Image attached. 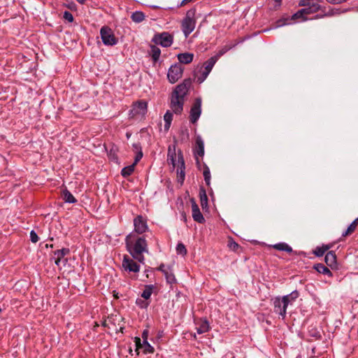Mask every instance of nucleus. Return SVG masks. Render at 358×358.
<instances>
[{"label": "nucleus", "instance_id": "f257e3e1", "mask_svg": "<svg viewBox=\"0 0 358 358\" xmlns=\"http://www.w3.org/2000/svg\"><path fill=\"white\" fill-rule=\"evenodd\" d=\"M192 84V80L189 78L185 79L178 85L171 95L170 108L173 113L180 115L183 110L185 97L187 95Z\"/></svg>", "mask_w": 358, "mask_h": 358}, {"label": "nucleus", "instance_id": "f03ea898", "mask_svg": "<svg viewBox=\"0 0 358 358\" xmlns=\"http://www.w3.org/2000/svg\"><path fill=\"white\" fill-rule=\"evenodd\" d=\"M134 235L132 234H129L125 238V243L129 251L130 254L132 255L134 258H138V255H141L142 259L143 257L142 256V253L143 252H148V244L144 236L138 237L136 240L135 243H133L132 238Z\"/></svg>", "mask_w": 358, "mask_h": 358}, {"label": "nucleus", "instance_id": "7ed1b4c3", "mask_svg": "<svg viewBox=\"0 0 358 358\" xmlns=\"http://www.w3.org/2000/svg\"><path fill=\"white\" fill-rule=\"evenodd\" d=\"M196 8H192L187 11L185 17L181 22L182 31L187 38L194 29L196 26Z\"/></svg>", "mask_w": 358, "mask_h": 358}, {"label": "nucleus", "instance_id": "20e7f679", "mask_svg": "<svg viewBox=\"0 0 358 358\" xmlns=\"http://www.w3.org/2000/svg\"><path fill=\"white\" fill-rule=\"evenodd\" d=\"M152 42L164 48H169L173 44V36L166 31L155 34L152 39Z\"/></svg>", "mask_w": 358, "mask_h": 358}, {"label": "nucleus", "instance_id": "39448f33", "mask_svg": "<svg viewBox=\"0 0 358 358\" xmlns=\"http://www.w3.org/2000/svg\"><path fill=\"white\" fill-rule=\"evenodd\" d=\"M184 71V67L179 63L172 64L167 73V79L171 84L176 83L180 78H182Z\"/></svg>", "mask_w": 358, "mask_h": 358}, {"label": "nucleus", "instance_id": "423d86ee", "mask_svg": "<svg viewBox=\"0 0 358 358\" xmlns=\"http://www.w3.org/2000/svg\"><path fill=\"white\" fill-rule=\"evenodd\" d=\"M100 35L102 42L106 45H115L117 43V38L115 37L113 31L108 26H103L101 28Z\"/></svg>", "mask_w": 358, "mask_h": 358}, {"label": "nucleus", "instance_id": "0eeeda50", "mask_svg": "<svg viewBox=\"0 0 358 358\" xmlns=\"http://www.w3.org/2000/svg\"><path fill=\"white\" fill-rule=\"evenodd\" d=\"M167 157V161L170 164H171L173 167H176V165L178 166V168H180L181 166H185L183 154L180 150H179L178 152L176 160V153L175 148H173V150H171V147L169 146Z\"/></svg>", "mask_w": 358, "mask_h": 358}, {"label": "nucleus", "instance_id": "6e6552de", "mask_svg": "<svg viewBox=\"0 0 358 358\" xmlns=\"http://www.w3.org/2000/svg\"><path fill=\"white\" fill-rule=\"evenodd\" d=\"M201 97L194 99V103L190 108L189 121L192 124H195L199 119L201 114Z\"/></svg>", "mask_w": 358, "mask_h": 358}, {"label": "nucleus", "instance_id": "1a4fd4ad", "mask_svg": "<svg viewBox=\"0 0 358 358\" xmlns=\"http://www.w3.org/2000/svg\"><path fill=\"white\" fill-rule=\"evenodd\" d=\"M194 155L196 160V164L198 167L200 166V162L199 157H203L204 155V143L200 136L196 137L195 146L193 149Z\"/></svg>", "mask_w": 358, "mask_h": 358}, {"label": "nucleus", "instance_id": "9d476101", "mask_svg": "<svg viewBox=\"0 0 358 358\" xmlns=\"http://www.w3.org/2000/svg\"><path fill=\"white\" fill-rule=\"evenodd\" d=\"M134 231L138 234H142L148 229L147 220L142 215H137L134 219Z\"/></svg>", "mask_w": 358, "mask_h": 358}, {"label": "nucleus", "instance_id": "9b49d317", "mask_svg": "<svg viewBox=\"0 0 358 358\" xmlns=\"http://www.w3.org/2000/svg\"><path fill=\"white\" fill-rule=\"evenodd\" d=\"M274 312L282 317L284 320L287 314V306L282 302V298L276 296L273 299Z\"/></svg>", "mask_w": 358, "mask_h": 358}, {"label": "nucleus", "instance_id": "f8f14e48", "mask_svg": "<svg viewBox=\"0 0 358 358\" xmlns=\"http://www.w3.org/2000/svg\"><path fill=\"white\" fill-rule=\"evenodd\" d=\"M190 202L192 204V213L193 220L200 224H203L206 222V220L202 215L199 206L196 203V201L194 198L190 199Z\"/></svg>", "mask_w": 358, "mask_h": 358}, {"label": "nucleus", "instance_id": "ddd939ff", "mask_svg": "<svg viewBox=\"0 0 358 358\" xmlns=\"http://www.w3.org/2000/svg\"><path fill=\"white\" fill-rule=\"evenodd\" d=\"M122 267L129 272L137 273L139 271L140 266L127 255H124L122 261Z\"/></svg>", "mask_w": 358, "mask_h": 358}, {"label": "nucleus", "instance_id": "4468645a", "mask_svg": "<svg viewBox=\"0 0 358 358\" xmlns=\"http://www.w3.org/2000/svg\"><path fill=\"white\" fill-rule=\"evenodd\" d=\"M324 262L331 269H338L337 257L334 251L331 250L327 252Z\"/></svg>", "mask_w": 358, "mask_h": 358}, {"label": "nucleus", "instance_id": "2eb2a0df", "mask_svg": "<svg viewBox=\"0 0 358 358\" xmlns=\"http://www.w3.org/2000/svg\"><path fill=\"white\" fill-rule=\"evenodd\" d=\"M179 64H190L194 59V54L190 52L179 53L177 55Z\"/></svg>", "mask_w": 358, "mask_h": 358}, {"label": "nucleus", "instance_id": "dca6fc26", "mask_svg": "<svg viewBox=\"0 0 358 358\" xmlns=\"http://www.w3.org/2000/svg\"><path fill=\"white\" fill-rule=\"evenodd\" d=\"M199 198L202 209L207 210L208 208V199L206 194V191L205 188L202 186H201L199 188Z\"/></svg>", "mask_w": 358, "mask_h": 358}, {"label": "nucleus", "instance_id": "f3484780", "mask_svg": "<svg viewBox=\"0 0 358 358\" xmlns=\"http://www.w3.org/2000/svg\"><path fill=\"white\" fill-rule=\"evenodd\" d=\"M299 296V293L297 290H294L290 294L283 296L282 302L287 307L289 304H292L296 299Z\"/></svg>", "mask_w": 358, "mask_h": 358}, {"label": "nucleus", "instance_id": "a211bd4d", "mask_svg": "<svg viewBox=\"0 0 358 358\" xmlns=\"http://www.w3.org/2000/svg\"><path fill=\"white\" fill-rule=\"evenodd\" d=\"M332 244H323L321 246H317L313 251V253L317 257H322L328 250L331 248Z\"/></svg>", "mask_w": 358, "mask_h": 358}, {"label": "nucleus", "instance_id": "6ab92c4d", "mask_svg": "<svg viewBox=\"0 0 358 358\" xmlns=\"http://www.w3.org/2000/svg\"><path fill=\"white\" fill-rule=\"evenodd\" d=\"M69 253L70 250L69 248H62L61 250L55 251L54 255L55 256V264L59 266L61 260L64 257V256L69 255Z\"/></svg>", "mask_w": 358, "mask_h": 358}, {"label": "nucleus", "instance_id": "aec40b11", "mask_svg": "<svg viewBox=\"0 0 358 358\" xmlns=\"http://www.w3.org/2000/svg\"><path fill=\"white\" fill-rule=\"evenodd\" d=\"M313 268L315 269L318 273L326 275L330 278L333 277L332 272L329 270V268L324 266L322 263L315 264L313 266Z\"/></svg>", "mask_w": 358, "mask_h": 358}, {"label": "nucleus", "instance_id": "412c9836", "mask_svg": "<svg viewBox=\"0 0 358 358\" xmlns=\"http://www.w3.org/2000/svg\"><path fill=\"white\" fill-rule=\"evenodd\" d=\"M62 199L69 203H75L77 202V199L73 196V195L66 188L62 190L61 194Z\"/></svg>", "mask_w": 358, "mask_h": 358}, {"label": "nucleus", "instance_id": "4be33fe9", "mask_svg": "<svg viewBox=\"0 0 358 358\" xmlns=\"http://www.w3.org/2000/svg\"><path fill=\"white\" fill-rule=\"evenodd\" d=\"M150 54L152 57L153 62L155 63H156L159 59V57L161 55V50L157 46H156L155 45H150Z\"/></svg>", "mask_w": 358, "mask_h": 358}, {"label": "nucleus", "instance_id": "5701e85b", "mask_svg": "<svg viewBox=\"0 0 358 358\" xmlns=\"http://www.w3.org/2000/svg\"><path fill=\"white\" fill-rule=\"evenodd\" d=\"M164 120L165 122L164 131H168L173 120V113L170 110H167L164 115Z\"/></svg>", "mask_w": 358, "mask_h": 358}, {"label": "nucleus", "instance_id": "b1692460", "mask_svg": "<svg viewBox=\"0 0 358 358\" xmlns=\"http://www.w3.org/2000/svg\"><path fill=\"white\" fill-rule=\"evenodd\" d=\"M273 248L280 251H285L288 253H292V248L286 243L282 242L275 244Z\"/></svg>", "mask_w": 358, "mask_h": 358}, {"label": "nucleus", "instance_id": "393cba45", "mask_svg": "<svg viewBox=\"0 0 358 358\" xmlns=\"http://www.w3.org/2000/svg\"><path fill=\"white\" fill-rule=\"evenodd\" d=\"M145 18V14L142 11L136 10L131 15V19L135 23H140Z\"/></svg>", "mask_w": 358, "mask_h": 358}, {"label": "nucleus", "instance_id": "a878e982", "mask_svg": "<svg viewBox=\"0 0 358 358\" xmlns=\"http://www.w3.org/2000/svg\"><path fill=\"white\" fill-rule=\"evenodd\" d=\"M358 225V217L356 218L353 222L348 226V229L342 234L343 236L345 237L351 235L356 229Z\"/></svg>", "mask_w": 358, "mask_h": 358}, {"label": "nucleus", "instance_id": "bb28decb", "mask_svg": "<svg viewBox=\"0 0 358 358\" xmlns=\"http://www.w3.org/2000/svg\"><path fill=\"white\" fill-rule=\"evenodd\" d=\"M217 61V57H211L203 64L204 70H206L209 73L211 71L214 65Z\"/></svg>", "mask_w": 358, "mask_h": 358}, {"label": "nucleus", "instance_id": "cd10ccee", "mask_svg": "<svg viewBox=\"0 0 358 358\" xmlns=\"http://www.w3.org/2000/svg\"><path fill=\"white\" fill-rule=\"evenodd\" d=\"M154 289L153 285H147L145 286V289L141 293V297L145 300L150 299Z\"/></svg>", "mask_w": 358, "mask_h": 358}, {"label": "nucleus", "instance_id": "c85d7f7f", "mask_svg": "<svg viewBox=\"0 0 358 358\" xmlns=\"http://www.w3.org/2000/svg\"><path fill=\"white\" fill-rule=\"evenodd\" d=\"M168 268L170 270V271L167 270L166 272H164V275L165 276L167 283L172 285L176 282V279L175 278V275L171 271V266H169Z\"/></svg>", "mask_w": 358, "mask_h": 358}, {"label": "nucleus", "instance_id": "c756f323", "mask_svg": "<svg viewBox=\"0 0 358 358\" xmlns=\"http://www.w3.org/2000/svg\"><path fill=\"white\" fill-rule=\"evenodd\" d=\"M135 166H136V165L132 164L129 166L124 167L121 171V175L124 178H127V177L131 176L133 173V172L134 171Z\"/></svg>", "mask_w": 358, "mask_h": 358}, {"label": "nucleus", "instance_id": "7c9ffc66", "mask_svg": "<svg viewBox=\"0 0 358 358\" xmlns=\"http://www.w3.org/2000/svg\"><path fill=\"white\" fill-rule=\"evenodd\" d=\"M291 20L289 16L282 17L278 20L275 21L274 24L273 25V29L281 27L285 24H287V22Z\"/></svg>", "mask_w": 358, "mask_h": 358}, {"label": "nucleus", "instance_id": "2f4dec72", "mask_svg": "<svg viewBox=\"0 0 358 358\" xmlns=\"http://www.w3.org/2000/svg\"><path fill=\"white\" fill-rule=\"evenodd\" d=\"M203 175L204 180H205L206 185L209 186L210 184V178H211L210 177V169L206 164H203Z\"/></svg>", "mask_w": 358, "mask_h": 358}, {"label": "nucleus", "instance_id": "473e14b6", "mask_svg": "<svg viewBox=\"0 0 358 358\" xmlns=\"http://www.w3.org/2000/svg\"><path fill=\"white\" fill-rule=\"evenodd\" d=\"M209 330V324L208 322L205 320L202 321L200 325L196 328L197 333L199 334H201L207 332Z\"/></svg>", "mask_w": 358, "mask_h": 358}, {"label": "nucleus", "instance_id": "72a5a7b5", "mask_svg": "<svg viewBox=\"0 0 358 358\" xmlns=\"http://www.w3.org/2000/svg\"><path fill=\"white\" fill-rule=\"evenodd\" d=\"M289 17L291 20H295L298 19H301L302 21L308 20V17L304 15V12L302 9L299 10Z\"/></svg>", "mask_w": 358, "mask_h": 358}, {"label": "nucleus", "instance_id": "f704fd0d", "mask_svg": "<svg viewBox=\"0 0 358 358\" xmlns=\"http://www.w3.org/2000/svg\"><path fill=\"white\" fill-rule=\"evenodd\" d=\"M144 354H152L155 352V348L148 342V341H143L142 343Z\"/></svg>", "mask_w": 358, "mask_h": 358}, {"label": "nucleus", "instance_id": "c9c22d12", "mask_svg": "<svg viewBox=\"0 0 358 358\" xmlns=\"http://www.w3.org/2000/svg\"><path fill=\"white\" fill-rule=\"evenodd\" d=\"M308 6L310 7L313 13H315L320 10L324 11L325 10V7L322 6L317 2L315 3L314 1H310V3Z\"/></svg>", "mask_w": 358, "mask_h": 358}, {"label": "nucleus", "instance_id": "e433bc0d", "mask_svg": "<svg viewBox=\"0 0 358 358\" xmlns=\"http://www.w3.org/2000/svg\"><path fill=\"white\" fill-rule=\"evenodd\" d=\"M185 166H181L180 168H178L177 169V174L178 178V182H180L181 184L183 183L185 177Z\"/></svg>", "mask_w": 358, "mask_h": 358}, {"label": "nucleus", "instance_id": "4c0bfd02", "mask_svg": "<svg viewBox=\"0 0 358 358\" xmlns=\"http://www.w3.org/2000/svg\"><path fill=\"white\" fill-rule=\"evenodd\" d=\"M227 245L234 252H237L241 248V246L232 238H230L228 241Z\"/></svg>", "mask_w": 358, "mask_h": 358}, {"label": "nucleus", "instance_id": "58836bf2", "mask_svg": "<svg viewBox=\"0 0 358 358\" xmlns=\"http://www.w3.org/2000/svg\"><path fill=\"white\" fill-rule=\"evenodd\" d=\"M176 252H177V254L181 255L182 256L186 255L187 249L185 248V245L182 243H178V245L176 246Z\"/></svg>", "mask_w": 358, "mask_h": 358}, {"label": "nucleus", "instance_id": "ea45409f", "mask_svg": "<svg viewBox=\"0 0 358 358\" xmlns=\"http://www.w3.org/2000/svg\"><path fill=\"white\" fill-rule=\"evenodd\" d=\"M344 11H342L343 13ZM341 13V11L339 8H331L329 10L328 12L324 13V15H326V17H331L334 15H339Z\"/></svg>", "mask_w": 358, "mask_h": 358}, {"label": "nucleus", "instance_id": "a19ab883", "mask_svg": "<svg viewBox=\"0 0 358 358\" xmlns=\"http://www.w3.org/2000/svg\"><path fill=\"white\" fill-rule=\"evenodd\" d=\"M136 304L141 308H147L149 306V302H148L145 299H137L136 301Z\"/></svg>", "mask_w": 358, "mask_h": 358}, {"label": "nucleus", "instance_id": "79ce46f5", "mask_svg": "<svg viewBox=\"0 0 358 358\" xmlns=\"http://www.w3.org/2000/svg\"><path fill=\"white\" fill-rule=\"evenodd\" d=\"M209 73H210L206 70H202L201 75L197 78V83L199 84L203 83L206 79Z\"/></svg>", "mask_w": 358, "mask_h": 358}, {"label": "nucleus", "instance_id": "37998d69", "mask_svg": "<svg viewBox=\"0 0 358 358\" xmlns=\"http://www.w3.org/2000/svg\"><path fill=\"white\" fill-rule=\"evenodd\" d=\"M63 17L69 22H72L74 20L73 15L69 11H64Z\"/></svg>", "mask_w": 358, "mask_h": 358}, {"label": "nucleus", "instance_id": "c03bdc74", "mask_svg": "<svg viewBox=\"0 0 358 358\" xmlns=\"http://www.w3.org/2000/svg\"><path fill=\"white\" fill-rule=\"evenodd\" d=\"M236 45H234L233 47H234ZM232 48V46H229V47H224V48H222V50H220L216 55H215L214 57H217V59L222 56L223 55L224 53H226L229 50H230L231 48Z\"/></svg>", "mask_w": 358, "mask_h": 358}, {"label": "nucleus", "instance_id": "a18cd8bd", "mask_svg": "<svg viewBox=\"0 0 358 358\" xmlns=\"http://www.w3.org/2000/svg\"><path fill=\"white\" fill-rule=\"evenodd\" d=\"M30 239L32 243H36L38 241L39 238L34 230H31L30 232Z\"/></svg>", "mask_w": 358, "mask_h": 358}, {"label": "nucleus", "instance_id": "49530a36", "mask_svg": "<svg viewBox=\"0 0 358 358\" xmlns=\"http://www.w3.org/2000/svg\"><path fill=\"white\" fill-rule=\"evenodd\" d=\"M134 342H135L136 346V355H139L138 349L141 348L143 347L141 338L138 337H135Z\"/></svg>", "mask_w": 358, "mask_h": 358}, {"label": "nucleus", "instance_id": "de8ad7c7", "mask_svg": "<svg viewBox=\"0 0 358 358\" xmlns=\"http://www.w3.org/2000/svg\"><path fill=\"white\" fill-rule=\"evenodd\" d=\"M138 108L143 112L147 110L148 104L145 101H140L137 102Z\"/></svg>", "mask_w": 358, "mask_h": 358}, {"label": "nucleus", "instance_id": "09e8293b", "mask_svg": "<svg viewBox=\"0 0 358 358\" xmlns=\"http://www.w3.org/2000/svg\"><path fill=\"white\" fill-rule=\"evenodd\" d=\"M143 155L142 151L137 152L133 164L136 165L138 162L142 159Z\"/></svg>", "mask_w": 358, "mask_h": 358}, {"label": "nucleus", "instance_id": "8fccbe9b", "mask_svg": "<svg viewBox=\"0 0 358 358\" xmlns=\"http://www.w3.org/2000/svg\"><path fill=\"white\" fill-rule=\"evenodd\" d=\"M311 0H300L299 2V6L306 7L310 3Z\"/></svg>", "mask_w": 358, "mask_h": 358}, {"label": "nucleus", "instance_id": "3c124183", "mask_svg": "<svg viewBox=\"0 0 358 358\" xmlns=\"http://www.w3.org/2000/svg\"><path fill=\"white\" fill-rule=\"evenodd\" d=\"M326 1L331 4H340L343 2H345L347 0H326Z\"/></svg>", "mask_w": 358, "mask_h": 358}, {"label": "nucleus", "instance_id": "603ef678", "mask_svg": "<svg viewBox=\"0 0 358 358\" xmlns=\"http://www.w3.org/2000/svg\"><path fill=\"white\" fill-rule=\"evenodd\" d=\"M302 10H303V12H304V15L306 16V15H310V14H313V13L312 12V10L310 8V6H306V8H301Z\"/></svg>", "mask_w": 358, "mask_h": 358}, {"label": "nucleus", "instance_id": "864d4df0", "mask_svg": "<svg viewBox=\"0 0 358 358\" xmlns=\"http://www.w3.org/2000/svg\"><path fill=\"white\" fill-rule=\"evenodd\" d=\"M134 149L136 151V152H138V151H142V148H141V145L139 143H134L132 145Z\"/></svg>", "mask_w": 358, "mask_h": 358}, {"label": "nucleus", "instance_id": "5fc2aeb1", "mask_svg": "<svg viewBox=\"0 0 358 358\" xmlns=\"http://www.w3.org/2000/svg\"><path fill=\"white\" fill-rule=\"evenodd\" d=\"M157 271H161L163 274L164 273V272H166L167 271V269L165 268V265L164 264L162 263L159 267H157L156 268Z\"/></svg>", "mask_w": 358, "mask_h": 358}, {"label": "nucleus", "instance_id": "6e6d98bb", "mask_svg": "<svg viewBox=\"0 0 358 358\" xmlns=\"http://www.w3.org/2000/svg\"><path fill=\"white\" fill-rule=\"evenodd\" d=\"M148 330L145 329L142 333L143 341H148Z\"/></svg>", "mask_w": 358, "mask_h": 358}, {"label": "nucleus", "instance_id": "4d7b16f0", "mask_svg": "<svg viewBox=\"0 0 358 358\" xmlns=\"http://www.w3.org/2000/svg\"><path fill=\"white\" fill-rule=\"evenodd\" d=\"M310 336L316 338H319L321 337L320 333L317 330H314V332L313 333L310 332Z\"/></svg>", "mask_w": 358, "mask_h": 358}, {"label": "nucleus", "instance_id": "13d9d810", "mask_svg": "<svg viewBox=\"0 0 358 358\" xmlns=\"http://www.w3.org/2000/svg\"><path fill=\"white\" fill-rule=\"evenodd\" d=\"M180 215H181L182 220H183L185 222H186L187 220V215H186L185 212V211H182L180 213Z\"/></svg>", "mask_w": 358, "mask_h": 358}, {"label": "nucleus", "instance_id": "bf43d9fd", "mask_svg": "<svg viewBox=\"0 0 358 358\" xmlns=\"http://www.w3.org/2000/svg\"><path fill=\"white\" fill-rule=\"evenodd\" d=\"M193 0H182L180 4V6H183L187 4L188 3L192 1Z\"/></svg>", "mask_w": 358, "mask_h": 358}, {"label": "nucleus", "instance_id": "052dcab7", "mask_svg": "<svg viewBox=\"0 0 358 358\" xmlns=\"http://www.w3.org/2000/svg\"><path fill=\"white\" fill-rule=\"evenodd\" d=\"M324 17H326V15H324V13L323 14H317L314 17V19H320V18H322Z\"/></svg>", "mask_w": 358, "mask_h": 358}, {"label": "nucleus", "instance_id": "680f3d73", "mask_svg": "<svg viewBox=\"0 0 358 358\" xmlns=\"http://www.w3.org/2000/svg\"><path fill=\"white\" fill-rule=\"evenodd\" d=\"M78 3L84 4L86 0H76Z\"/></svg>", "mask_w": 358, "mask_h": 358}, {"label": "nucleus", "instance_id": "e2e57ef3", "mask_svg": "<svg viewBox=\"0 0 358 358\" xmlns=\"http://www.w3.org/2000/svg\"><path fill=\"white\" fill-rule=\"evenodd\" d=\"M275 2L278 3L279 5L281 4L282 0H273Z\"/></svg>", "mask_w": 358, "mask_h": 358}, {"label": "nucleus", "instance_id": "0e129e2a", "mask_svg": "<svg viewBox=\"0 0 358 358\" xmlns=\"http://www.w3.org/2000/svg\"><path fill=\"white\" fill-rule=\"evenodd\" d=\"M123 329H124V327H121L120 328V331L122 333L123 332Z\"/></svg>", "mask_w": 358, "mask_h": 358}, {"label": "nucleus", "instance_id": "69168bd1", "mask_svg": "<svg viewBox=\"0 0 358 358\" xmlns=\"http://www.w3.org/2000/svg\"><path fill=\"white\" fill-rule=\"evenodd\" d=\"M103 327H106V322H104L103 323Z\"/></svg>", "mask_w": 358, "mask_h": 358}, {"label": "nucleus", "instance_id": "338daca9", "mask_svg": "<svg viewBox=\"0 0 358 358\" xmlns=\"http://www.w3.org/2000/svg\"><path fill=\"white\" fill-rule=\"evenodd\" d=\"M186 134H187V136H188L189 133H188V131H187V129H186Z\"/></svg>", "mask_w": 358, "mask_h": 358}, {"label": "nucleus", "instance_id": "774afa93", "mask_svg": "<svg viewBox=\"0 0 358 358\" xmlns=\"http://www.w3.org/2000/svg\"><path fill=\"white\" fill-rule=\"evenodd\" d=\"M244 40H245V38H243V39H242V40H241L239 42H240V43H241V42H243V41H244Z\"/></svg>", "mask_w": 358, "mask_h": 358}]
</instances>
